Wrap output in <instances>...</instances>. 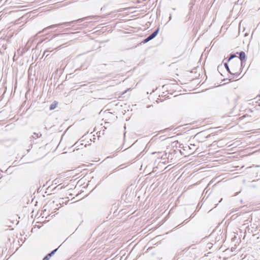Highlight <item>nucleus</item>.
Returning <instances> with one entry per match:
<instances>
[{
  "label": "nucleus",
  "instance_id": "3",
  "mask_svg": "<svg viewBox=\"0 0 260 260\" xmlns=\"http://www.w3.org/2000/svg\"><path fill=\"white\" fill-rule=\"evenodd\" d=\"M237 54H238L239 55V59L241 61L240 64L241 66H243V62L245 61L246 58V55L244 51H241L240 52H237Z\"/></svg>",
  "mask_w": 260,
  "mask_h": 260
},
{
  "label": "nucleus",
  "instance_id": "13",
  "mask_svg": "<svg viewBox=\"0 0 260 260\" xmlns=\"http://www.w3.org/2000/svg\"><path fill=\"white\" fill-rule=\"evenodd\" d=\"M34 135H35L37 138H39L42 136V134L40 133H34Z\"/></svg>",
  "mask_w": 260,
  "mask_h": 260
},
{
  "label": "nucleus",
  "instance_id": "15",
  "mask_svg": "<svg viewBox=\"0 0 260 260\" xmlns=\"http://www.w3.org/2000/svg\"><path fill=\"white\" fill-rule=\"evenodd\" d=\"M50 51L49 50V49H46V50L44 51V55H45L47 52H50Z\"/></svg>",
  "mask_w": 260,
  "mask_h": 260
},
{
  "label": "nucleus",
  "instance_id": "25",
  "mask_svg": "<svg viewBox=\"0 0 260 260\" xmlns=\"http://www.w3.org/2000/svg\"><path fill=\"white\" fill-rule=\"evenodd\" d=\"M127 90H125V91L123 93H124L126 92Z\"/></svg>",
  "mask_w": 260,
  "mask_h": 260
},
{
  "label": "nucleus",
  "instance_id": "14",
  "mask_svg": "<svg viewBox=\"0 0 260 260\" xmlns=\"http://www.w3.org/2000/svg\"><path fill=\"white\" fill-rule=\"evenodd\" d=\"M12 2V0H6V3H7V4H11Z\"/></svg>",
  "mask_w": 260,
  "mask_h": 260
},
{
  "label": "nucleus",
  "instance_id": "6",
  "mask_svg": "<svg viewBox=\"0 0 260 260\" xmlns=\"http://www.w3.org/2000/svg\"><path fill=\"white\" fill-rule=\"evenodd\" d=\"M58 248H56L54 250H52L50 253L47 254L43 259V260H49L50 257H51L53 255L55 254V253L57 251Z\"/></svg>",
  "mask_w": 260,
  "mask_h": 260
},
{
  "label": "nucleus",
  "instance_id": "18",
  "mask_svg": "<svg viewBox=\"0 0 260 260\" xmlns=\"http://www.w3.org/2000/svg\"><path fill=\"white\" fill-rule=\"evenodd\" d=\"M59 186V185L56 186L55 187H54L53 189V190H54L55 189H56Z\"/></svg>",
  "mask_w": 260,
  "mask_h": 260
},
{
  "label": "nucleus",
  "instance_id": "20",
  "mask_svg": "<svg viewBox=\"0 0 260 260\" xmlns=\"http://www.w3.org/2000/svg\"><path fill=\"white\" fill-rule=\"evenodd\" d=\"M122 9H119L117 11V12H122Z\"/></svg>",
  "mask_w": 260,
  "mask_h": 260
},
{
  "label": "nucleus",
  "instance_id": "21",
  "mask_svg": "<svg viewBox=\"0 0 260 260\" xmlns=\"http://www.w3.org/2000/svg\"><path fill=\"white\" fill-rule=\"evenodd\" d=\"M59 36V35H58V34L55 35H54V37H56V36Z\"/></svg>",
  "mask_w": 260,
  "mask_h": 260
},
{
  "label": "nucleus",
  "instance_id": "28",
  "mask_svg": "<svg viewBox=\"0 0 260 260\" xmlns=\"http://www.w3.org/2000/svg\"><path fill=\"white\" fill-rule=\"evenodd\" d=\"M63 36V34H61V35H60V36Z\"/></svg>",
  "mask_w": 260,
  "mask_h": 260
},
{
  "label": "nucleus",
  "instance_id": "8",
  "mask_svg": "<svg viewBox=\"0 0 260 260\" xmlns=\"http://www.w3.org/2000/svg\"><path fill=\"white\" fill-rule=\"evenodd\" d=\"M224 66L226 69V71L228 72V73H229L230 74H232V72H231L229 65L228 64V62L224 63Z\"/></svg>",
  "mask_w": 260,
  "mask_h": 260
},
{
  "label": "nucleus",
  "instance_id": "27",
  "mask_svg": "<svg viewBox=\"0 0 260 260\" xmlns=\"http://www.w3.org/2000/svg\"><path fill=\"white\" fill-rule=\"evenodd\" d=\"M77 143H78V142L76 143L75 144V145H77Z\"/></svg>",
  "mask_w": 260,
  "mask_h": 260
},
{
  "label": "nucleus",
  "instance_id": "29",
  "mask_svg": "<svg viewBox=\"0 0 260 260\" xmlns=\"http://www.w3.org/2000/svg\"><path fill=\"white\" fill-rule=\"evenodd\" d=\"M258 106L260 107V103L258 104Z\"/></svg>",
  "mask_w": 260,
  "mask_h": 260
},
{
  "label": "nucleus",
  "instance_id": "19",
  "mask_svg": "<svg viewBox=\"0 0 260 260\" xmlns=\"http://www.w3.org/2000/svg\"><path fill=\"white\" fill-rule=\"evenodd\" d=\"M186 220L183 221V222L182 223V224H183V223H187L188 221L187 222H185Z\"/></svg>",
  "mask_w": 260,
  "mask_h": 260
},
{
  "label": "nucleus",
  "instance_id": "2",
  "mask_svg": "<svg viewBox=\"0 0 260 260\" xmlns=\"http://www.w3.org/2000/svg\"><path fill=\"white\" fill-rule=\"evenodd\" d=\"M173 260H190V259L187 255L181 254L176 256Z\"/></svg>",
  "mask_w": 260,
  "mask_h": 260
},
{
  "label": "nucleus",
  "instance_id": "24",
  "mask_svg": "<svg viewBox=\"0 0 260 260\" xmlns=\"http://www.w3.org/2000/svg\"><path fill=\"white\" fill-rule=\"evenodd\" d=\"M63 188V186L60 187L59 189H61Z\"/></svg>",
  "mask_w": 260,
  "mask_h": 260
},
{
  "label": "nucleus",
  "instance_id": "23",
  "mask_svg": "<svg viewBox=\"0 0 260 260\" xmlns=\"http://www.w3.org/2000/svg\"><path fill=\"white\" fill-rule=\"evenodd\" d=\"M80 70V69L75 70V72H76L78 70Z\"/></svg>",
  "mask_w": 260,
  "mask_h": 260
},
{
  "label": "nucleus",
  "instance_id": "4",
  "mask_svg": "<svg viewBox=\"0 0 260 260\" xmlns=\"http://www.w3.org/2000/svg\"><path fill=\"white\" fill-rule=\"evenodd\" d=\"M210 238L211 239L214 238L215 242H216V241H219L220 240L221 236L220 235H218L216 232H213L210 235Z\"/></svg>",
  "mask_w": 260,
  "mask_h": 260
},
{
  "label": "nucleus",
  "instance_id": "9",
  "mask_svg": "<svg viewBox=\"0 0 260 260\" xmlns=\"http://www.w3.org/2000/svg\"><path fill=\"white\" fill-rule=\"evenodd\" d=\"M233 71L234 72V73L232 72V74H231V75H234L236 77H238L239 75V73L237 72V69H233Z\"/></svg>",
  "mask_w": 260,
  "mask_h": 260
},
{
  "label": "nucleus",
  "instance_id": "17",
  "mask_svg": "<svg viewBox=\"0 0 260 260\" xmlns=\"http://www.w3.org/2000/svg\"><path fill=\"white\" fill-rule=\"evenodd\" d=\"M251 187H256V186H255V185L252 184V185H251Z\"/></svg>",
  "mask_w": 260,
  "mask_h": 260
},
{
  "label": "nucleus",
  "instance_id": "7",
  "mask_svg": "<svg viewBox=\"0 0 260 260\" xmlns=\"http://www.w3.org/2000/svg\"><path fill=\"white\" fill-rule=\"evenodd\" d=\"M239 66V61L238 60H237L235 62H232L231 63V67H232V70L233 69H237V67L238 68Z\"/></svg>",
  "mask_w": 260,
  "mask_h": 260
},
{
  "label": "nucleus",
  "instance_id": "22",
  "mask_svg": "<svg viewBox=\"0 0 260 260\" xmlns=\"http://www.w3.org/2000/svg\"><path fill=\"white\" fill-rule=\"evenodd\" d=\"M2 177V175L1 172H0V178H1Z\"/></svg>",
  "mask_w": 260,
  "mask_h": 260
},
{
  "label": "nucleus",
  "instance_id": "1",
  "mask_svg": "<svg viewBox=\"0 0 260 260\" xmlns=\"http://www.w3.org/2000/svg\"><path fill=\"white\" fill-rule=\"evenodd\" d=\"M85 19H86V18L78 19H77L76 20L72 21H70V22H64V23H61L51 25L50 26H49L44 28L43 29V30L42 31V32H45L46 30H48L49 29L53 28H55V27H56L57 26H59L61 25H65L66 26H68L70 25L71 24H72V23H73L74 22H81ZM41 32V31H40L39 33L40 34Z\"/></svg>",
  "mask_w": 260,
  "mask_h": 260
},
{
  "label": "nucleus",
  "instance_id": "12",
  "mask_svg": "<svg viewBox=\"0 0 260 260\" xmlns=\"http://www.w3.org/2000/svg\"><path fill=\"white\" fill-rule=\"evenodd\" d=\"M150 40L149 39V38L147 37L146 38H145V39H144L143 40V41L142 42V43H147L148 42L150 41Z\"/></svg>",
  "mask_w": 260,
  "mask_h": 260
},
{
  "label": "nucleus",
  "instance_id": "16",
  "mask_svg": "<svg viewBox=\"0 0 260 260\" xmlns=\"http://www.w3.org/2000/svg\"><path fill=\"white\" fill-rule=\"evenodd\" d=\"M253 167H260V165L259 166H258V165H256V166L253 165V166L250 167L249 168H252Z\"/></svg>",
  "mask_w": 260,
  "mask_h": 260
},
{
  "label": "nucleus",
  "instance_id": "5",
  "mask_svg": "<svg viewBox=\"0 0 260 260\" xmlns=\"http://www.w3.org/2000/svg\"><path fill=\"white\" fill-rule=\"evenodd\" d=\"M159 31V28L158 27L156 28L153 32H152L150 35H149L148 37L149 39L151 40L153 39H154L158 34V32Z\"/></svg>",
  "mask_w": 260,
  "mask_h": 260
},
{
  "label": "nucleus",
  "instance_id": "26",
  "mask_svg": "<svg viewBox=\"0 0 260 260\" xmlns=\"http://www.w3.org/2000/svg\"><path fill=\"white\" fill-rule=\"evenodd\" d=\"M171 19V16H170V20Z\"/></svg>",
  "mask_w": 260,
  "mask_h": 260
},
{
  "label": "nucleus",
  "instance_id": "10",
  "mask_svg": "<svg viewBox=\"0 0 260 260\" xmlns=\"http://www.w3.org/2000/svg\"><path fill=\"white\" fill-rule=\"evenodd\" d=\"M236 57V55L235 54H231L230 55L229 58L228 59L227 62H230L232 59Z\"/></svg>",
  "mask_w": 260,
  "mask_h": 260
},
{
  "label": "nucleus",
  "instance_id": "11",
  "mask_svg": "<svg viewBox=\"0 0 260 260\" xmlns=\"http://www.w3.org/2000/svg\"><path fill=\"white\" fill-rule=\"evenodd\" d=\"M56 107V104H52L50 106V110H52L54 109Z\"/></svg>",
  "mask_w": 260,
  "mask_h": 260
}]
</instances>
